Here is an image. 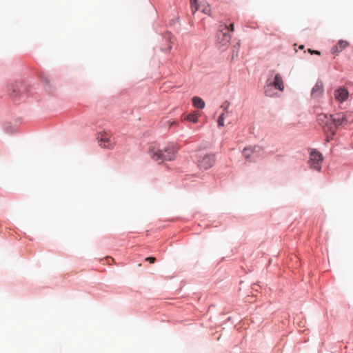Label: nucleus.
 <instances>
[{
  "mask_svg": "<svg viewBox=\"0 0 353 353\" xmlns=\"http://www.w3.org/2000/svg\"><path fill=\"white\" fill-rule=\"evenodd\" d=\"M178 149L175 144L170 143L163 150H161L158 143H152L149 145L148 153L154 161L161 163L163 161L174 159Z\"/></svg>",
  "mask_w": 353,
  "mask_h": 353,
  "instance_id": "f257e3e1",
  "label": "nucleus"
},
{
  "mask_svg": "<svg viewBox=\"0 0 353 353\" xmlns=\"http://www.w3.org/2000/svg\"><path fill=\"white\" fill-rule=\"evenodd\" d=\"M285 89V84L283 77L279 73H276L274 79L268 78L264 85V93L269 97H276L279 96L276 90L283 92Z\"/></svg>",
  "mask_w": 353,
  "mask_h": 353,
  "instance_id": "f03ea898",
  "label": "nucleus"
},
{
  "mask_svg": "<svg viewBox=\"0 0 353 353\" xmlns=\"http://www.w3.org/2000/svg\"><path fill=\"white\" fill-rule=\"evenodd\" d=\"M233 30L232 25H220L217 34V45L219 48L223 51L226 49L230 39H231V32Z\"/></svg>",
  "mask_w": 353,
  "mask_h": 353,
  "instance_id": "7ed1b4c3",
  "label": "nucleus"
},
{
  "mask_svg": "<svg viewBox=\"0 0 353 353\" xmlns=\"http://www.w3.org/2000/svg\"><path fill=\"white\" fill-rule=\"evenodd\" d=\"M196 163L200 170H208L213 166L216 158L213 153H203L198 152L196 154Z\"/></svg>",
  "mask_w": 353,
  "mask_h": 353,
  "instance_id": "20e7f679",
  "label": "nucleus"
},
{
  "mask_svg": "<svg viewBox=\"0 0 353 353\" xmlns=\"http://www.w3.org/2000/svg\"><path fill=\"white\" fill-rule=\"evenodd\" d=\"M323 157L322 154L316 149H312L310 152L308 165L312 170L321 172Z\"/></svg>",
  "mask_w": 353,
  "mask_h": 353,
  "instance_id": "39448f33",
  "label": "nucleus"
},
{
  "mask_svg": "<svg viewBox=\"0 0 353 353\" xmlns=\"http://www.w3.org/2000/svg\"><path fill=\"white\" fill-rule=\"evenodd\" d=\"M353 121V114L350 112H341L332 115V125L335 131V128L342 126Z\"/></svg>",
  "mask_w": 353,
  "mask_h": 353,
  "instance_id": "423d86ee",
  "label": "nucleus"
},
{
  "mask_svg": "<svg viewBox=\"0 0 353 353\" xmlns=\"http://www.w3.org/2000/svg\"><path fill=\"white\" fill-rule=\"evenodd\" d=\"M262 151L263 148L259 145L244 148V159L249 162L255 161L261 156Z\"/></svg>",
  "mask_w": 353,
  "mask_h": 353,
  "instance_id": "0eeeda50",
  "label": "nucleus"
},
{
  "mask_svg": "<svg viewBox=\"0 0 353 353\" xmlns=\"http://www.w3.org/2000/svg\"><path fill=\"white\" fill-rule=\"evenodd\" d=\"M332 114H319L317 116V121L320 125H321L323 128H327L325 130H327L330 132L332 134H334V130L332 125Z\"/></svg>",
  "mask_w": 353,
  "mask_h": 353,
  "instance_id": "6e6552de",
  "label": "nucleus"
},
{
  "mask_svg": "<svg viewBox=\"0 0 353 353\" xmlns=\"http://www.w3.org/2000/svg\"><path fill=\"white\" fill-rule=\"evenodd\" d=\"M98 141L101 147L108 149L112 148L114 144V139L110 137L108 132L105 131L99 134Z\"/></svg>",
  "mask_w": 353,
  "mask_h": 353,
  "instance_id": "1a4fd4ad",
  "label": "nucleus"
},
{
  "mask_svg": "<svg viewBox=\"0 0 353 353\" xmlns=\"http://www.w3.org/2000/svg\"><path fill=\"white\" fill-rule=\"evenodd\" d=\"M349 92L344 87H340L334 90V97L336 101L343 103L348 98Z\"/></svg>",
  "mask_w": 353,
  "mask_h": 353,
  "instance_id": "9d476101",
  "label": "nucleus"
},
{
  "mask_svg": "<svg viewBox=\"0 0 353 353\" xmlns=\"http://www.w3.org/2000/svg\"><path fill=\"white\" fill-rule=\"evenodd\" d=\"M323 82L321 81H317L312 90L311 96L314 99H319L323 96Z\"/></svg>",
  "mask_w": 353,
  "mask_h": 353,
  "instance_id": "9b49d317",
  "label": "nucleus"
},
{
  "mask_svg": "<svg viewBox=\"0 0 353 353\" xmlns=\"http://www.w3.org/2000/svg\"><path fill=\"white\" fill-rule=\"evenodd\" d=\"M190 5L191 10L193 14L199 10H201L205 14H208L210 11L209 5H199L196 0H190Z\"/></svg>",
  "mask_w": 353,
  "mask_h": 353,
  "instance_id": "f8f14e48",
  "label": "nucleus"
},
{
  "mask_svg": "<svg viewBox=\"0 0 353 353\" xmlns=\"http://www.w3.org/2000/svg\"><path fill=\"white\" fill-rule=\"evenodd\" d=\"M192 103L196 108L203 109L205 108V101L199 97H194Z\"/></svg>",
  "mask_w": 353,
  "mask_h": 353,
  "instance_id": "ddd939ff",
  "label": "nucleus"
},
{
  "mask_svg": "<svg viewBox=\"0 0 353 353\" xmlns=\"http://www.w3.org/2000/svg\"><path fill=\"white\" fill-rule=\"evenodd\" d=\"M199 114L198 112H193L188 114L185 117L187 121L196 123L198 122Z\"/></svg>",
  "mask_w": 353,
  "mask_h": 353,
  "instance_id": "4468645a",
  "label": "nucleus"
},
{
  "mask_svg": "<svg viewBox=\"0 0 353 353\" xmlns=\"http://www.w3.org/2000/svg\"><path fill=\"white\" fill-rule=\"evenodd\" d=\"M240 48H241L240 41L236 43V44L233 46L232 52V57H231L232 61H234L235 57H236L238 56V53L239 52Z\"/></svg>",
  "mask_w": 353,
  "mask_h": 353,
  "instance_id": "2eb2a0df",
  "label": "nucleus"
},
{
  "mask_svg": "<svg viewBox=\"0 0 353 353\" xmlns=\"http://www.w3.org/2000/svg\"><path fill=\"white\" fill-rule=\"evenodd\" d=\"M222 109V113H225V116H228L230 113V103L228 101H224L220 107Z\"/></svg>",
  "mask_w": 353,
  "mask_h": 353,
  "instance_id": "dca6fc26",
  "label": "nucleus"
},
{
  "mask_svg": "<svg viewBox=\"0 0 353 353\" xmlns=\"http://www.w3.org/2000/svg\"><path fill=\"white\" fill-rule=\"evenodd\" d=\"M226 116H225V113H221L218 119H217V123L219 127H223L224 126V120L225 119Z\"/></svg>",
  "mask_w": 353,
  "mask_h": 353,
  "instance_id": "f3484780",
  "label": "nucleus"
},
{
  "mask_svg": "<svg viewBox=\"0 0 353 353\" xmlns=\"http://www.w3.org/2000/svg\"><path fill=\"white\" fill-rule=\"evenodd\" d=\"M337 46H339L340 50L342 51L348 46V43L346 41L340 40L337 43Z\"/></svg>",
  "mask_w": 353,
  "mask_h": 353,
  "instance_id": "a211bd4d",
  "label": "nucleus"
},
{
  "mask_svg": "<svg viewBox=\"0 0 353 353\" xmlns=\"http://www.w3.org/2000/svg\"><path fill=\"white\" fill-rule=\"evenodd\" d=\"M332 54H337L339 53V52H341V50H340L339 46L336 45L332 47Z\"/></svg>",
  "mask_w": 353,
  "mask_h": 353,
  "instance_id": "6ab92c4d",
  "label": "nucleus"
},
{
  "mask_svg": "<svg viewBox=\"0 0 353 353\" xmlns=\"http://www.w3.org/2000/svg\"><path fill=\"white\" fill-rule=\"evenodd\" d=\"M145 261H149L150 263H154L156 261V259L154 257L150 256L147 257Z\"/></svg>",
  "mask_w": 353,
  "mask_h": 353,
  "instance_id": "aec40b11",
  "label": "nucleus"
},
{
  "mask_svg": "<svg viewBox=\"0 0 353 353\" xmlns=\"http://www.w3.org/2000/svg\"><path fill=\"white\" fill-rule=\"evenodd\" d=\"M312 53L319 54V51H314V52H312Z\"/></svg>",
  "mask_w": 353,
  "mask_h": 353,
  "instance_id": "412c9836",
  "label": "nucleus"
},
{
  "mask_svg": "<svg viewBox=\"0 0 353 353\" xmlns=\"http://www.w3.org/2000/svg\"><path fill=\"white\" fill-rule=\"evenodd\" d=\"M174 123H175V121H172V122H171V123H170V126H171V125H172Z\"/></svg>",
  "mask_w": 353,
  "mask_h": 353,
  "instance_id": "4be33fe9",
  "label": "nucleus"
}]
</instances>
